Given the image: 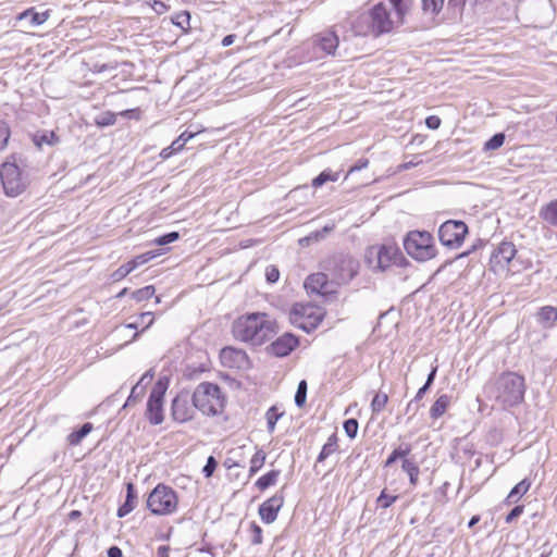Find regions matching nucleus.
Segmentation results:
<instances>
[{"instance_id": "obj_1", "label": "nucleus", "mask_w": 557, "mask_h": 557, "mask_svg": "<svg viewBox=\"0 0 557 557\" xmlns=\"http://www.w3.org/2000/svg\"><path fill=\"white\" fill-rule=\"evenodd\" d=\"M413 2L414 0H388V3L374 4L360 16L358 23L367 26L360 33L373 37L391 33L395 27L404 24L405 16L409 13Z\"/></svg>"}, {"instance_id": "obj_2", "label": "nucleus", "mask_w": 557, "mask_h": 557, "mask_svg": "<svg viewBox=\"0 0 557 557\" xmlns=\"http://www.w3.org/2000/svg\"><path fill=\"white\" fill-rule=\"evenodd\" d=\"M233 335L236 339L260 346L275 335V323L265 313L253 312L242 315L233 323Z\"/></svg>"}, {"instance_id": "obj_3", "label": "nucleus", "mask_w": 557, "mask_h": 557, "mask_svg": "<svg viewBox=\"0 0 557 557\" xmlns=\"http://www.w3.org/2000/svg\"><path fill=\"white\" fill-rule=\"evenodd\" d=\"M524 377L513 373H503L495 382V399L503 408L521 404L524 399Z\"/></svg>"}, {"instance_id": "obj_4", "label": "nucleus", "mask_w": 557, "mask_h": 557, "mask_svg": "<svg viewBox=\"0 0 557 557\" xmlns=\"http://www.w3.org/2000/svg\"><path fill=\"white\" fill-rule=\"evenodd\" d=\"M193 403L197 410L205 416H218L224 409V397L218 384L200 383L193 393Z\"/></svg>"}, {"instance_id": "obj_5", "label": "nucleus", "mask_w": 557, "mask_h": 557, "mask_svg": "<svg viewBox=\"0 0 557 557\" xmlns=\"http://www.w3.org/2000/svg\"><path fill=\"white\" fill-rule=\"evenodd\" d=\"M359 268L358 260L347 255L332 257L325 267L336 288L347 285L358 274Z\"/></svg>"}, {"instance_id": "obj_6", "label": "nucleus", "mask_w": 557, "mask_h": 557, "mask_svg": "<svg viewBox=\"0 0 557 557\" xmlns=\"http://www.w3.org/2000/svg\"><path fill=\"white\" fill-rule=\"evenodd\" d=\"M404 247L418 261H426L436 256L433 236L426 231L409 232L404 239Z\"/></svg>"}, {"instance_id": "obj_7", "label": "nucleus", "mask_w": 557, "mask_h": 557, "mask_svg": "<svg viewBox=\"0 0 557 557\" xmlns=\"http://www.w3.org/2000/svg\"><path fill=\"white\" fill-rule=\"evenodd\" d=\"M176 492L164 484H158L149 494L147 507L153 515L165 516L173 513L177 508Z\"/></svg>"}, {"instance_id": "obj_8", "label": "nucleus", "mask_w": 557, "mask_h": 557, "mask_svg": "<svg viewBox=\"0 0 557 557\" xmlns=\"http://www.w3.org/2000/svg\"><path fill=\"white\" fill-rule=\"evenodd\" d=\"M168 387L169 379L166 376H162L154 383L150 392L145 416L152 425H159L164 420L163 400Z\"/></svg>"}, {"instance_id": "obj_9", "label": "nucleus", "mask_w": 557, "mask_h": 557, "mask_svg": "<svg viewBox=\"0 0 557 557\" xmlns=\"http://www.w3.org/2000/svg\"><path fill=\"white\" fill-rule=\"evenodd\" d=\"M323 313L311 305L295 304L289 312V321L305 332H311L322 322Z\"/></svg>"}, {"instance_id": "obj_10", "label": "nucleus", "mask_w": 557, "mask_h": 557, "mask_svg": "<svg viewBox=\"0 0 557 557\" xmlns=\"http://www.w3.org/2000/svg\"><path fill=\"white\" fill-rule=\"evenodd\" d=\"M0 178L4 193L10 197H16L22 194L28 183L20 168L12 162H4L2 164Z\"/></svg>"}, {"instance_id": "obj_11", "label": "nucleus", "mask_w": 557, "mask_h": 557, "mask_svg": "<svg viewBox=\"0 0 557 557\" xmlns=\"http://www.w3.org/2000/svg\"><path fill=\"white\" fill-rule=\"evenodd\" d=\"M517 249L513 243L503 240L492 252L490 258L491 270L494 273H508L515 271V257Z\"/></svg>"}, {"instance_id": "obj_12", "label": "nucleus", "mask_w": 557, "mask_h": 557, "mask_svg": "<svg viewBox=\"0 0 557 557\" xmlns=\"http://www.w3.org/2000/svg\"><path fill=\"white\" fill-rule=\"evenodd\" d=\"M467 234V224L457 220H448L444 222L438 230L440 242L443 246L450 249L459 248L462 245Z\"/></svg>"}, {"instance_id": "obj_13", "label": "nucleus", "mask_w": 557, "mask_h": 557, "mask_svg": "<svg viewBox=\"0 0 557 557\" xmlns=\"http://www.w3.org/2000/svg\"><path fill=\"white\" fill-rule=\"evenodd\" d=\"M195 410L193 394L187 389L181 391L172 400L171 417L175 422L185 423L193 420Z\"/></svg>"}, {"instance_id": "obj_14", "label": "nucleus", "mask_w": 557, "mask_h": 557, "mask_svg": "<svg viewBox=\"0 0 557 557\" xmlns=\"http://www.w3.org/2000/svg\"><path fill=\"white\" fill-rule=\"evenodd\" d=\"M305 288L310 294L321 295L326 298L334 297L337 293L332 278L329 280V275L321 272L309 275L305 281Z\"/></svg>"}, {"instance_id": "obj_15", "label": "nucleus", "mask_w": 557, "mask_h": 557, "mask_svg": "<svg viewBox=\"0 0 557 557\" xmlns=\"http://www.w3.org/2000/svg\"><path fill=\"white\" fill-rule=\"evenodd\" d=\"M284 498L283 490H281L259 506L258 512L264 523L271 524L276 520L277 513L284 505Z\"/></svg>"}, {"instance_id": "obj_16", "label": "nucleus", "mask_w": 557, "mask_h": 557, "mask_svg": "<svg viewBox=\"0 0 557 557\" xmlns=\"http://www.w3.org/2000/svg\"><path fill=\"white\" fill-rule=\"evenodd\" d=\"M375 259L376 263L373 268L384 271L392 264H399L403 259V255L397 246L383 245L375 250Z\"/></svg>"}, {"instance_id": "obj_17", "label": "nucleus", "mask_w": 557, "mask_h": 557, "mask_svg": "<svg viewBox=\"0 0 557 557\" xmlns=\"http://www.w3.org/2000/svg\"><path fill=\"white\" fill-rule=\"evenodd\" d=\"M299 345V339L292 333H284L282 336L277 337L269 347L268 350L276 356V357H286L288 356L297 346Z\"/></svg>"}, {"instance_id": "obj_18", "label": "nucleus", "mask_w": 557, "mask_h": 557, "mask_svg": "<svg viewBox=\"0 0 557 557\" xmlns=\"http://www.w3.org/2000/svg\"><path fill=\"white\" fill-rule=\"evenodd\" d=\"M220 359L224 367L234 369L245 368L249 362L247 354L234 347L223 348L220 352Z\"/></svg>"}, {"instance_id": "obj_19", "label": "nucleus", "mask_w": 557, "mask_h": 557, "mask_svg": "<svg viewBox=\"0 0 557 557\" xmlns=\"http://www.w3.org/2000/svg\"><path fill=\"white\" fill-rule=\"evenodd\" d=\"M50 16V11L36 12L34 8H29L17 15L18 21H28L29 27L42 25Z\"/></svg>"}, {"instance_id": "obj_20", "label": "nucleus", "mask_w": 557, "mask_h": 557, "mask_svg": "<svg viewBox=\"0 0 557 557\" xmlns=\"http://www.w3.org/2000/svg\"><path fill=\"white\" fill-rule=\"evenodd\" d=\"M137 500L135 485L132 482L126 484V499L124 504L117 509V517L123 518L127 516L134 508Z\"/></svg>"}, {"instance_id": "obj_21", "label": "nucleus", "mask_w": 557, "mask_h": 557, "mask_svg": "<svg viewBox=\"0 0 557 557\" xmlns=\"http://www.w3.org/2000/svg\"><path fill=\"white\" fill-rule=\"evenodd\" d=\"M338 37L333 32H327L325 34L320 35L318 39V45L320 48L325 51L327 54H333L336 48L338 47Z\"/></svg>"}, {"instance_id": "obj_22", "label": "nucleus", "mask_w": 557, "mask_h": 557, "mask_svg": "<svg viewBox=\"0 0 557 557\" xmlns=\"http://www.w3.org/2000/svg\"><path fill=\"white\" fill-rule=\"evenodd\" d=\"M450 405V396L441 395L432 405L430 409V417L434 420L441 418Z\"/></svg>"}, {"instance_id": "obj_23", "label": "nucleus", "mask_w": 557, "mask_h": 557, "mask_svg": "<svg viewBox=\"0 0 557 557\" xmlns=\"http://www.w3.org/2000/svg\"><path fill=\"white\" fill-rule=\"evenodd\" d=\"M531 482L528 479H523L518 484H516L506 498V503L508 505L516 503L520 497H522L530 488Z\"/></svg>"}, {"instance_id": "obj_24", "label": "nucleus", "mask_w": 557, "mask_h": 557, "mask_svg": "<svg viewBox=\"0 0 557 557\" xmlns=\"http://www.w3.org/2000/svg\"><path fill=\"white\" fill-rule=\"evenodd\" d=\"M91 431L92 424L90 422H86L79 428V430L70 433L66 441L69 445L77 446Z\"/></svg>"}, {"instance_id": "obj_25", "label": "nucleus", "mask_w": 557, "mask_h": 557, "mask_svg": "<svg viewBox=\"0 0 557 557\" xmlns=\"http://www.w3.org/2000/svg\"><path fill=\"white\" fill-rule=\"evenodd\" d=\"M537 317L539 321L545 326H552L557 320V308L553 306L542 307Z\"/></svg>"}, {"instance_id": "obj_26", "label": "nucleus", "mask_w": 557, "mask_h": 557, "mask_svg": "<svg viewBox=\"0 0 557 557\" xmlns=\"http://www.w3.org/2000/svg\"><path fill=\"white\" fill-rule=\"evenodd\" d=\"M281 471L280 470H271L270 472L265 473L264 475L260 476L257 482L256 486L260 491H264L268 487L274 485L280 476Z\"/></svg>"}, {"instance_id": "obj_27", "label": "nucleus", "mask_w": 557, "mask_h": 557, "mask_svg": "<svg viewBox=\"0 0 557 557\" xmlns=\"http://www.w3.org/2000/svg\"><path fill=\"white\" fill-rule=\"evenodd\" d=\"M401 468L408 474L410 484L417 485L420 474L418 465L411 459H404Z\"/></svg>"}, {"instance_id": "obj_28", "label": "nucleus", "mask_w": 557, "mask_h": 557, "mask_svg": "<svg viewBox=\"0 0 557 557\" xmlns=\"http://www.w3.org/2000/svg\"><path fill=\"white\" fill-rule=\"evenodd\" d=\"M337 449V437L335 434L331 435L327 442L323 445L318 458L317 462H323L329 456L334 454Z\"/></svg>"}, {"instance_id": "obj_29", "label": "nucleus", "mask_w": 557, "mask_h": 557, "mask_svg": "<svg viewBox=\"0 0 557 557\" xmlns=\"http://www.w3.org/2000/svg\"><path fill=\"white\" fill-rule=\"evenodd\" d=\"M541 215L544 221L557 227V200L545 206L541 211Z\"/></svg>"}, {"instance_id": "obj_30", "label": "nucleus", "mask_w": 557, "mask_h": 557, "mask_svg": "<svg viewBox=\"0 0 557 557\" xmlns=\"http://www.w3.org/2000/svg\"><path fill=\"white\" fill-rule=\"evenodd\" d=\"M339 177L338 172L322 171L317 177L313 178L312 185L318 188L324 185L326 182H336Z\"/></svg>"}, {"instance_id": "obj_31", "label": "nucleus", "mask_w": 557, "mask_h": 557, "mask_svg": "<svg viewBox=\"0 0 557 557\" xmlns=\"http://www.w3.org/2000/svg\"><path fill=\"white\" fill-rule=\"evenodd\" d=\"M265 453L262 449L256 451L250 460L249 474L250 476L255 475L264 465L265 462Z\"/></svg>"}, {"instance_id": "obj_32", "label": "nucleus", "mask_w": 557, "mask_h": 557, "mask_svg": "<svg viewBox=\"0 0 557 557\" xmlns=\"http://www.w3.org/2000/svg\"><path fill=\"white\" fill-rule=\"evenodd\" d=\"M411 447L410 445L399 446L398 448H395L392 454L387 457L385 461V467H391L397 459L404 458L410 454Z\"/></svg>"}, {"instance_id": "obj_33", "label": "nucleus", "mask_w": 557, "mask_h": 557, "mask_svg": "<svg viewBox=\"0 0 557 557\" xmlns=\"http://www.w3.org/2000/svg\"><path fill=\"white\" fill-rule=\"evenodd\" d=\"M422 1V10L424 13H430L432 15H437L444 5V0H421Z\"/></svg>"}, {"instance_id": "obj_34", "label": "nucleus", "mask_w": 557, "mask_h": 557, "mask_svg": "<svg viewBox=\"0 0 557 557\" xmlns=\"http://www.w3.org/2000/svg\"><path fill=\"white\" fill-rule=\"evenodd\" d=\"M57 141V136L53 132H44L34 136V143L37 147L41 148L44 145H53Z\"/></svg>"}, {"instance_id": "obj_35", "label": "nucleus", "mask_w": 557, "mask_h": 557, "mask_svg": "<svg viewBox=\"0 0 557 557\" xmlns=\"http://www.w3.org/2000/svg\"><path fill=\"white\" fill-rule=\"evenodd\" d=\"M388 401V396L385 393H376L371 401V410L373 413L381 412Z\"/></svg>"}, {"instance_id": "obj_36", "label": "nucleus", "mask_w": 557, "mask_h": 557, "mask_svg": "<svg viewBox=\"0 0 557 557\" xmlns=\"http://www.w3.org/2000/svg\"><path fill=\"white\" fill-rule=\"evenodd\" d=\"M134 267L132 265V262L128 261L121 267H119L115 271L112 272L111 278L113 282H119L123 280L126 275H128L132 271H134Z\"/></svg>"}, {"instance_id": "obj_37", "label": "nucleus", "mask_w": 557, "mask_h": 557, "mask_svg": "<svg viewBox=\"0 0 557 557\" xmlns=\"http://www.w3.org/2000/svg\"><path fill=\"white\" fill-rule=\"evenodd\" d=\"M282 413L278 412L277 408L276 407H271L268 411H267V414H265V418H267V425H268V431L270 433H273L274 430H275V425H276V422L278 421V419L281 418Z\"/></svg>"}, {"instance_id": "obj_38", "label": "nucleus", "mask_w": 557, "mask_h": 557, "mask_svg": "<svg viewBox=\"0 0 557 557\" xmlns=\"http://www.w3.org/2000/svg\"><path fill=\"white\" fill-rule=\"evenodd\" d=\"M154 292H156L154 287L152 285H148V286H145L143 288H139V289L135 290L132 294V297L137 302H140V301H144V300H147V299L151 298L154 295Z\"/></svg>"}, {"instance_id": "obj_39", "label": "nucleus", "mask_w": 557, "mask_h": 557, "mask_svg": "<svg viewBox=\"0 0 557 557\" xmlns=\"http://www.w3.org/2000/svg\"><path fill=\"white\" fill-rule=\"evenodd\" d=\"M172 22L186 32L189 28L190 14L188 11H182L172 18Z\"/></svg>"}, {"instance_id": "obj_40", "label": "nucleus", "mask_w": 557, "mask_h": 557, "mask_svg": "<svg viewBox=\"0 0 557 557\" xmlns=\"http://www.w3.org/2000/svg\"><path fill=\"white\" fill-rule=\"evenodd\" d=\"M307 382L301 380L298 384L296 394H295V404L297 407H302L306 404L307 399Z\"/></svg>"}, {"instance_id": "obj_41", "label": "nucleus", "mask_w": 557, "mask_h": 557, "mask_svg": "<svg viewBox=\"0 0 557 557\" xmlns=\"http://www.w3.org/2000/svg\"><path fill=\"white\" fill-rule=\"evenodd\" d=\"M505 141V135L503 133H497L493 135L485 144H484V150H496L500 148L504 145Z\"/></svg>"}, {"instance_id": "obj_42", "label": "nucleus", "mask_w": 557, "mask_h": 557, "mask_svg": "<svg viewBox=\"0 0 557 557\" xmlns=\"http://www.w3.org/2000/svg\"><path fill=\"white\" fill-rule=\"evenodd\" d=\"M196 135V133H188V132H184L182 133L173 143H172V149L173 150H176V151H181L184 146L186 145V143L188 140H190L191 138H194Z\"/></svg>"}, {"instance_id": "obj_43", "label": "nucleus", "mask_w": 557, "mask_h": 557, "mask_svg": "<svg viewBox=\"0 0 557 557\" xmlns=\"http://www.w3.org/2000/svg\"><path fill=\"white\" fill-rule=\"evenodd\" d=\"M397 495H389L386 493L385 490H383L380 496L377 497L376 502L381 508L386 509L391 507L397 500Z\"/></svg>"}, {"instance_id": "obj_44", "label": "nucleus", "mask_w": 557, "mask_h": 557, "mask_svg": "<svg viewBox=\"0 0 557 557\" xmlns=\"http://www.w3.org/2000/svg\"><path fill=\"white\" fill-rule=\"evenodd\" d=\"M10 127L7 122L0 120V151H2L9 143L10 139Z\"/></svg>"}, {"instance_id": "obj_45", "label": "nucleus", "mask_w": 557, "mask_h": 557, "mask_svg": "<svg viewBox=\"0 0 557 557\" xmlns=\"http://www.w3.org/2000/svg\"><path fill=\"white\" fill-rule=\"evenodd\" d=\"M116 122V115L112 112H103L96 117V124L98 126H110Z\"/></svg>"}, {"instance_id": "obj_46", "label": "nucleus", "mask_w": 557, "mask_h": 557, "mask_svg": "<svg viewBox=\"0 0 557 557\" xmlns=\"http://www.w3.org/2000/svg\"><path fill=\"white\" fill-rule=\"evenodd\" d=\"M358 421L354 418L348 419L344 422V430L349 438H355L358 432Z\"/></svg>"}, {"instance_id": "obj_47", "label": "nucleus", "mask_w": 557, "mask_h": 557, "mask_svg": "<svg viewBox=\"0 0 557 557\" xmlns=\"http://www.w3.org/2000/svg\"><path fill=\"white\" fill-rule=\"evenodd\" d=\"M143 394H144V387L140 385V382H138L136 385L133 386L131 394L126 400L125 406H128V405H132L133 403L138 401Z\"/></svg>"}, {"instance_id": "obj_48", "label": "nucleus", "mask_w": 557, "mask_h": 557, "mask_svg": "<svg viewBox=\"0 0 557 557\" xmlns=\"http://www.w3.org/2000/svg\"><path fill=\"white\" fill-rule=\"evenodd\" d=\"M180 238V234L177 232H170L162 236H159L154 239V243L159 246H164L171 244Z\"/></svg>"}, {"instance_id": "obj_49", "label": "nucleus", "mask_w": 557, "mask_h": 557, "mask_svg": "<svg viewBox=\"0 0 557 557\" xmlns=\"http://www.w3.org/2000/svg\"><path fill=\"white\" fill-rule=\"evenodd\" d=\"M216 467H218V461L215 460V458L213 456L208 457L207 462H206L205 467L202 468L203 475L206 478H210L214 473Z\"/></svg>"}, {"instance_id": "obj_50", "label": "nucleus", "mask_w": 557, "mask_h": 557, "mask_svg": "<svg viewBox=\"0 0 557 557\" xmlns=\"http://www.w3.org/2000/svg\"><path fill=\"white\" fill-rule=\"evenodd\" d=\"M251 532H252V539L251 543L253 545H259L262 543V529L255 522L250 525Z\"/></svg>"}, {"instance_id": "obj_51", "label": "nucleus", "mask_w": 557, "mask_h": 557, "mask_svg": "<svg viewBox=\"0 0 557 557\" xmlns=\"http://www.w3.org/2000/svg\"><path fill=\"white\" fill-rule=\"evenodd\" d=\"M265 277L269 283H275L280 278V271L277 270V268L271 265L267 268Z\"/></svg>"}, {"instance_id": "obj_52", "label": "nucleus", "mask_w": 557, "mask_h": 557, "mask_svg": "<svg viewBox=\"0 0 557 557\" xmlns=\"http://www.w3.org/2000/svg\"><path fill=\"white\" fill-rule=\"evenodd\" d=\"M523 509L524 507L522 505L513 507L505 518L506 523H511L515 519H517L523 512Z\"/></svg>"}, {"instance_id": "obj_53", "label": "nucleus", "mask_w": 557, "mask_h": 557, "mask_svg": "<svg viewBox=\"0 0 557 557\" xmlns=\"http://www.w3.org/2000/svg\"><path fill=\"white\" fill-rule=\"evenodd\" d=\"M138 319H139V321H138L139 325L143 323H146L144 330L148 329L153 323V320H154L152 312H150V311L140 313Z\"/></svg>"}, {"instance_id": "obj_54", "label": "nucleus", "mask_w": 557, "mask_h": 557, "mask_svg": "<svg viewBox=\"0 0 557 557\" xmlns=\"http://www.w3.org/2000/svg\"><path fill=\"white\" fill-rule=\"evenodd\" d=\"M425 124L430 129H437L441 126V119L436 115H430L425 119Z\"/></svg>"}, {"instance_id": "obj_55", "label": "nucleus", "mask_w": 557, "mask_h": 557, "mask_svg": "<svg viewBox=\"0 0 557 557\" xmlns=\"http://www.w3.org/2000/svg\"><path fill=\"white\" fill-rule=\"evenodd\" d=\"M368 164H369V160L366 158H361L349 169L348 173H352V172L366 169L368 166Z\"/></svg>"}, {"instance_id": "obj_56", "label": "nucleus", "mask_w": 557, "mask_h": 557, "mask_svg": "<svg viewBox=\"0 0 557 557\" xmlns=\"http://www.w3.org/2000/svg\"><path fill=\"white\" fill-rule=\"evenodd\" d=\"M436 372H437V366H434L431 370V372L429 373L428 377H426V381L424 383L423 386H425L426 388L430 389L431 385L433 384L434 380H435V376H436Z\"/></svg>"}, {"instance_id": "obj_57", "label": "nucleus", "mask_w": 557, "mask_h": 557, "mask_svg": "<svg viewBox=\"0 0 557 557\" xmlns=\"http://www.w3.org/2000/svg\"><path fill=\"white\" fill-rule=\"evenodd\" d=\"M107 556L108 557H122L123 553H122V549L119 546H111L107 550Z\"/></svg>"}, {"instance_id": "obj_58", "label": "nucleus", "mask_w": 557, "mask_h": 557, "mask_svg": "<svg viewBox=\"0 0 557 557\" xmlns=\"http://www.w3.org/2000/svg\"><path fill=\"white\" fill-rule=\"evenodd\" d=\"M419 410V405L414 400L409 401L406 408V412L411 413L414 416Z\"/></svg>"}, {"instance_id": "obj_59", "label": "nucleus", "mask_w": 557, "mask_h": 557, "mask_svg": "<svg viewBox=\"0 0 557 557\" xmlns=\"http://www.w3.org/2000/svg\"><path fill=\"white\" fill-rule=\"evenodd\" d=\"M98 72H104V71H112L116 69V63H109V64H96L95 65Z\"/></svg>"}, {"instance_id": "obj_60", "label": "nucleus", "mask_w": 557, "mask_h": 557, "mask_svg": "<svg viewBox=\"0 0 557 557\" xmlns=\"http://www.w3.org/2000/svg\"><path fill=\"white\" fill-rule=\"evenodd\" d=\"M131 262H132V265L134 267V269H136L137 267L146 263L145 256H143V253L139 256H136L134 259L131 260Z\"/></svg>"}, {"instance_id": "obj_61", "label": "nucleus", "mask_w": 557, "mask_h": 557, "mask_svg": "<svg viewBox=\"0 0 557 557\" xmlns=\"http://www.w3.org/2000/svg\"><path fill=\"white\" fill-rule=\"evenodd\" d=\"M175 152H177V151H176V150H173V149H172V145H171L170 147H166V148H164V149H162V150H161V152H160V157H161L162 159H168V158H170V157H171L173 153H175Z\"/></svg>"}, {"instance_id": "obj_62", "label": "nucleus", "mask_w": 557, "mask_h": 557, "mask_svg": "<svg viewBox=\"0 0 557 557\" xmlns=\"http://www.w3.org/2000/svg\"><path fill=\"white\" fill-rule=\"evenodd\" d=\"M170 547L166 545H162L157 550V557H169Z\"/></svg>"}, {"instance_id": "obj_63", "label": "nucleus", "mask_w": 557, "mask_h": 557, "mask_svg": "<svg viewBox=\"0 0 557 557\" xmlns=\"http://www.w3.org/2000/svg\"><path fill=\"white\" fill-rule=\"evenodd\" d=\"M235 38H236V35H226L223 39H222V46L223 47H228L231 45H233V42L235 41Z\"/></svg>"}, {"instance_id": "obj_64", "label": "nucleus", "mask_w": 557, "mask_h": 557, "mask_svg": "<svg viewBox=\"0 0 557 557\" xmlns=\"http://www.w3.org/2000/svg\"><path fill=\"white\" fill-rule=\"evenodd\" d=\"M152 8L158 14H162L166 10L165 4L161 1H156Z\"/></svg>"}]
</instances>
